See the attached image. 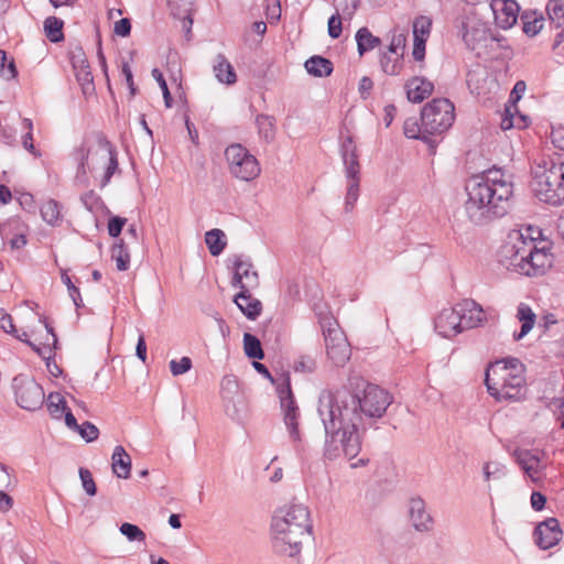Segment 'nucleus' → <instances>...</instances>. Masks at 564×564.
Instances as JSON below:
<instances>
[{
	"mask_svg": "<svg viewBox=\"0 0 564 564\" xmlns=\"http://www.w3.org/2000/svg\"><path fill=\"white\" fill-rule=\"evenodd\" d=\"M392 402L393 397L376 384H367L362 397L347 390L322 391L317 412L325 431V458H355L361 449L364 419L382 417Z\"/></svg>",
	"mask_w": 564,
	"mask_h": 564,
	"instance_id": "f257e3e1",
	"label": "nucleus"
},
{
	"mask_svg": "<svg viewBox=\"0 0 564 564\" xmlns=\"http://www.w3.org/2000/svg\"><path fill=\"white\" fill-rule=\"evenodd\" d=\"M502 176L500 170H490L474 176L466 184L467 200L464 209L473 224L486 225L508 213L513 188L512 183Z\"/></svg>",
	"mask_w": 564,
	"mask_h": 564,
	"instance_id": "f03ea898",
	"label": "nucleus"
},
{
	"mask_svg": "<svg viewBox=\"0 0 564 564\" xmlns=\"http://www.w3.org/2000/svg\"><path fill=\"white\" fill-rule=\"evenodd\" d=\"M310 510L303 503H291L275 510L271 520V543L275 554L295 557L304 540L312 535Z\"/></svg>",
	"mask_w": 564,
	"mask_h": 564,
	"instance_id": "7ed1b4c3",
	"label": "nucleus"
},
{
	"mask_svg": "<svg viewBox=\"0 0 564 564\" xmlns=\"http://www.w3.org/2000/svg\"><path fill=\"white\" fill-rule=\"evenodd\" d=\"M501 257L509 270L529 276L542 274L552 263L545 247L536 248L533 239H525L519 231L509 235V241L502 246Z\"/></svg>",
	"mask_w": 564,
	"mask_h": 564,
	"instance_id": "20e7f679",
	"label": "nucleus"
},
{
	"mask_svg": "<svg viewBox=\"0 0 564 564\" xmlns=\"http://www.w3.org/2000/svg\"><path fill=\"white\" fill-rule=\"evenodd\" d=\"M524 367L517 358L490 364L486 370L485 384L496 400L516 401L525 391Z\"/></svg>",
	"mask_w": 564,
	"mask_h": 564,
	"instance_id": "39448f33",
	"label": "nucleus"
},
{
	"mask_svg": "<svg viewBox=\"0 0 564 564\" xmlns=\"http://www.w3.org/2000/svg\"><path fill=\"white\" fill-rule=\"evenodd\" d=\"M454 120V104L447 98H434L421 111L423 141L431 148H435L438 142L437 138L452 127Z\"/></svg>",
	"mask_w": 564,
	"mask_h": 564,
	"instance_id": "423d86ee",
	"label": "nucleus"
},
{
	"mask_svg": "<svg viewBox=\"0 0 564 564\" xmlns=\"http://www.w3.org/2000/svg\"><path fill=\"white\" fill-rule=\"evenodd\" d=\"M253 368L263 377L270 380L276 388V393L280 399L281 410L284 415V423L289 431L290 437L293 442L301 441V434L299 431V417L300 410L294 400L293 392L291 389V379L289 372L281 373L278 378L272 377L265 365L253 361Z\"/></svg>",
	"mask_w": 564,
	"mask_h": 564,
	"instance_id": "0eeeda50",
	"label": "nucleus"
},
{
	"mask_svg": "<svg viewBox=\"0 0 564 564\" xmlns=\"http://www.w3.org/2000/svg\"><path fill=\"white\" fill-rule=\"evenodd\" d=\"M531 187L534 195L546 204L564 203V161L551 162L550 166H538Z\"/></svg>",
	"mask_w": 564,
	"mask_h": 564,
	"instance_id": "6e6552de",
	"label": "nucleus"
},
{
	"mask_svg": "<svg viewBox=\"0 0 564 564\" xmlns=\"http://www.w3.org/2000/svg\"><path fill=\"white\" fill-rule=\"evenodd\" d=\"M225 159L231 175L241 181H252L261 173V167L256 156L240 143L229 144L225 150Z\"/></svg>",
	"mask_w": 564,
	"mask_h": 564,
	"instance_id": "1a4fd4ad",
	"label": "nucleus"
},
{
	"mask_svg": "<svg viewBox=\"0 0 564 564\" xmlns=\"http://www.w3.org/2000/svg\"><path fill=\"white\" fill-rule=\"evenodd\" d=\"M15 398L18 404L28 411L40 409L44 402L45 393L41 384L33 379L15 377Z\"/></svg>",
	"mask_w": 564,
	"mask_h": 564,
	"instance_id": "9d476101",
	"label": "nucleus"
},
{
	"mask_svg": "<svg viewBox=\"0 0 564 564\" xmlns=\"http://www.w3.org/2000/svg\"><path fill=\"white\" fill-rule=\"evenodd\" d=\"M326 354L333 364L343 367L350 359L351 349L345 334L337 328H327L324 332Z\"/></svg>",
	"mask_w": 564,
	"mask_h": 564,
	"instance_id": "9b49d317",
	"label": "nucleus"
},
{
	"mask_svg": "<svg viewBox=\"0 0 564 564\" xmlns=\"http://www.w3.org/2000/svg\"><path fill=\"white\" fill-rule=\"evenodd\" d=\"M463 41L466 46L481 56L487 53V47L492 43L494 37L488 28L480 22H466L463 23Z\"/></svg>",
	"mask_w": 564,
	"mask_h": 564,
	"instance_id": "f8f14e48",
	"label": "nucleus"
},
{
	"mask_svg": "<svg viewBox=\"0 0 564 564\" xmlns=\"http://www.w3.org/2000/svg\"><path fill=\"white\" fill-rule=\"evenodd\" d=\"M435 332L444 338H453L464 332L456 304L442 310L434 318Z\"/></svg>",
	"mask_w": 564,
	"mask_h": 564,
	"instance_id": "ddd939ff",
	"label": "nucleus"
},
{
	"mask_svg": "<svg viewBox=\"0 0 564 564\" xmlns=\"http://www.w3.org/2000/svg\"><path fill=\"white\" fill-rule=\"evenodd\" d=\"M409 519L414 530L420 533H429L435 525L434 518L427 511L426 503L421 497L410 499Z\"/></svg>",
	"mask_w": 564,
	"mask_h": 564,
	"instance_id": "4468645a",
	"label": "nucleus"
},
{
	"mask_svg": "<svg viewBox=\"0 0 564 564\" xmlns=\"http://www.w3.org/2000/svg\"><path fill=\"white\" fill-rule=\"evenodd\" d=\"M533 534L536 545L542 550H549L555 546L563 536L560 522L556 518H547L539 523Z\"/></svg>",
	"mask_w": 564,
	"mask_h": 564,
	"instance_id": "2eb2a0df",
	"label": "nucleus"
},
{
	"mask_svg": "<svg viewBox=\"0 0 564 564\" xmlns=\"http://www.w3.org/2000/svg\"><path fill=\"white\" fill-rule=\"evenodd\" d=\"M464 332L480 326L487 321L480 304L471 299H465L456 304Z\"/></svg>",
	"mask_w": 564,
	"mask_h": 564,
	"instance_id": "dca6fc26",
	"label": "nucleus"
},
{
	"mask_svg": "<svg viewBox=\"0 0 564 564\" xmlns=\"http://www.w3.org/2000/svg\"><path fill=\"white\" fill-rule=\"evenodd\" d=\"M495 22L501 29H510L518 20L520 7L514 0H491Z\"/></svg>",
	"mask_w": 564,
	"mask_h": 564,
	"instance_id": "f3484780",
	"label": "nucleus"
},
{
	"mask_svg": "<svg viewBox=\"0 0 564 564\" xmlns=\"http://www.w3.org/2000/svg\"><path fill=\"white\" fill-rule=\"evenodd\" d=\"M339 152L344 164L345 176H360L358 148L351 135L341 138Z\"/></svg>",
	"mask_w": 564,
	"mask_h": 564,
	"instance_id": "a211bd4d",
	"label": "nucleus"
},
{
	"mask_svg": "<svg viewBox=\"0 0 564 564\" xmlns=\"http://www.w3.org/2000/svg\"><path fill=\"white\" fill-rule=\"evenodd\" d=\"M513 457L532 481L539 479L542 469L540 452L517 448L513 452Z\"/></svg>",
	"mask_w": 564,
	"mask_h": 564,
	"instance_id": "6ab92c4d",
	"label": "nucleus"
},
{
	"mask_svg": "<svg viewBox=\"0 0 564 564\" xmlns=\"http://www.w3.org/2000/svg\"><path fill=\"white\" fill-rule=\"evenodd\" d=\"M234 268L232 285L235 288L242 290V288L258 285V273L252 271V263L249 260H242L240 257H237Z\"/></svg>",
	"mask_w": 564,
	"mask_h": 564,
	"instance_id": "aec40b11",
	"label": "nucleus"
},
{
	"mask_svg": "<svg viewBox=\"0 0 564 564\" xmlns=\"http://www.w3.org/2000/svg\"><path fill=\"white\" fill-rule=\"evenodd\" d=\"M98 144L100 159L107 163L104 176L100 182L101 187H104L110 182L112 175L119 170V163L117 151L108 140L99 139Z\"/></svg>",
	"mask_w": 564,
	"mask_h": 564,
	"instance_id": "412c9836",
	"label": "nucleus"
},
{
	"mask_svg": "<svg viewBox=\"0 0 564 564\" xmlns=\"http://www.w3.org/2000/svg\"><path fill=\"white\" fill-rule=\"evenodd\" d=\"M234 302L248 319L254 321L261 314L262 303L251 295L248 288H242Z\"/></svg>",
	"mask_w": 564,
	"mask_h": 564,
	"instance_id": "4be33fe9",
	"label": "nucleus"
},
{
	"mask_svg": "<svg viewBox=\"0 0 564 564\" xmlns=\"http://www.w3.org/2000/svg\"><path fill=\"white\" fill-rule=\"evenodd\" d=\"M405 88L411 102H421L432 94L434 85L423 77H413L408 80Z\"/></svg>",
	"mask_w": 564,
	"mask_h": 564,
	"instance_id": "5701e85b",
	"label": "nucleus"
},
{
	"mask_svg": "<svg viewBox=\"0 0 564 564\" xmlns=\"http://www.w3.org/2000/svg\"><path fill=\"white\" fill-rule=\"evenodd\" d=\"M111 467L118 478L127 479L131 474V457L121 445H117L111 457Z\"/></svg>",
	"mask_w": 564,
	"mask_h": 564,
	"instance_id": "b1692460",
	"label": "nucleus"
},
{
	"mask_svg": "<svg viewBox=\"0 0 564 564\" xmlns=\"http://www.w3.org/2000/svg\"><path fill=\"white\" fill-rule=\"evenodd\" d=\"M213 70H214L215 77L217 78V80L219 83H223L226 85H234L237 82V75L234 69V66L230 64V62L227 59V57L221 53L215 57Z\"/></svg>",
	"mask_w": 564,
	"mask_h": 564,
	"instance_id": "393cba45",
	"label": "nucleus"
},
{
	"mask_svg": "<svg viewBox=\"0 0 564 564\" xmlns=\"http://www.w3.org/2000/svg\"><path fill=\"white\" fill-rule=\"evenodd\" d=\"M73 65L76 70V79L82 86L83 93L85 95L94 93V77L88 62L85 58H79L78 61H74Z\"/></svg>",
	"mask_w": 564,
	"mask_h": 564,
	"instance_id": "a878e982",
	"label": "nucleus"
},
{
	"mask_svg": "<svg viewBox=\"0 0 564 564\" xmlns=\"http://www.w3.org/2000/svg\"><path fill=\"white\" fill-rule=\"evenodd\" d=\"M307 73L315 77H327L333 73V63L323 56L314 55L310 57L305 64Z\"/></svg>",
	"mask_w": 564,
	"mask_h": 564,
	"instance_id": "bb28decb",
	"label": "nucleus"
},
{
	"mask_svg": "<svg viewBox=\"0 0 564 564\" xmlns=\"http://www.w3.org/2000/svg\"><path fill=\"white\" fill-rule=\"evenodd\" d=\"M523 32L529 36L536 35L543 28V15L532 10H524L520 14Z\"/></svg>",
	"mask_w": 564,
	"mask_h": 564,
	"instance_id": "cd10ccee",
	"label": "nucleus"
},
{
	"mask_svg": "<svg viewBox=\"0 0 564 564\" xmlns=\"http://www.w3.org/2000/svg\"><path fill=\"white\" fill-rule=\"evenodd\" d=\"M517 317L522 323V325L521 330L519 333H514L513 338L516 340H520L532 329L535 323V314L530 306L521 303L518 307Z\"/></svg>",
	"mask_w": 564,
	"mask_h": 564,
	"instance_id": "c85d7f7f",
	"label": "nucleus"
},
{
	"mask_svg": "<svg viewBox=\"0 0 564 564\" xmlns=\"http://www.w3.org/2000/svg\"><path fill=\"white\" fill-rule=\"evenodd\" d=\"M357 50L360 56L366 52L379 46L381 41L378 36L372 35L368 28H360L356 33Z\"/></svg>",
	"mask_w": 564,
	"mask_h": 564,
	"instance_id": "c756f323",
	"label": "nucleus"
},
{
	"mask_svg": "<svg viewBox=\"0 0 564 564\" xmlns=\"http://www.w3.org/2000/svg\"><path fill=\"white\" fill-rule=\"evenodd\" d=\"M239 394V383L235 376L227 375L220 382V395L226 403L235 404L236 397Z\"/></svg>",
	"mask_w": 564,
	"mask_h": 564,
	"instance_id": "7c9ffc66",
	"label": "nucleus"
},
{
	"mask_svg": "<svg viewBox=\"0 0 564 564\" xmlns=\"http://www.w3.org/2000/svg\"><path fill=\"white\" fill-rule=\"evenodd\" d=\"M259 135L265 140V142H272L275 137V119L268 115H258L256 118Z\"/></svg>",
	"mask_w": 564,
	"mask_h": 564,
	"instance_id": "2f4dec72",
	"label": "nucleus"
},
{
	"mask_svg": "<svg viewBox=\"0 0 564 564\" xmlns=\"http://www.w3.org/2000/svg\"><path fill=\"white\" fill-rule=\"evenodd\" d=\"M205 242L209 249L212 256H219L225 247V234L220 229H212L205 235Z\"/></svg>",
	"mask_w": 564,
	"mask_h": 564,
	"instance_id": "473e14b6",
	"label": "nucleus"
},
{
	"mask_svg": "<svg viewBox=\"0 0 564 564\" xmlns=\"http://www.w3.org/2000/svg\"><path fill=\"white\" fill-rule=\"evenodd\" d=\"M41 216L48 225L58 226L62 221L59 204L54 199L45 202L41 206Z\"/></svg>",
	"mask_w": 564,
	"mask_h": 564,
	"instance_id": "72a5a7b5",
	"label": "nucleus"
},
{
	"mask_svg": "<svg viewBox=\"0 0 564 564\" xmlns=\"http://www.w3.org/2000/svg\"><path fill=\"white\" fill-rule=\"evenodd\" d=\"M111 257L116 261V267L119 271H126L129 269L130 254L123 240L115 243L111 249Z\"/></svg>",
	"mask_w": 564,
	"mask_h": 564,
	"instance_id": "f704fd0d",
	"label": "nucleus"
},
{
	"mask_svg": "<svg viewBox=\"0 0 564 564\" xmlns=\"http://www.w3.org/2000/svg\"><path fill=\"white\" fill-rule=\"evenodd\" d=\"M63 21L55 17H48L44 21L45 34L51 42L57 43L63 40Z\"/></svg>",
	"mask_w": 564,
	"mask_h": 564,
	"instance_id": "c9c22d12",
	"label": "nucleus"
},
{
	"mask_svg": "<svg viewBox=\"0 0 564 564\" xmlns=\"http://www.w3.org/2000/svg\"><path fill=\"white\" fill-rule=\"evenodd\" d=\"M347 180V194L345 198V210L347 213L354 209V206L359 197L360 176L346 177Z\"/></svg>",
	"mask_w": 564,
	"mask_h": 564,
	"instance_id": "e433bc0d",
	"label": "nucleus"
},
{
	"mask_svg": "<svg viewBox=\"0 0 564 564\" xmlns=\"http://www.w3.org/2000/svg\"><path fill=\"white\" fill-rule=\"evenodd\" d=\"M243 348L249 358L263 359L264 357L260 340L250 333L243 335Z\"/></svg>",
	"mask_w": 564,
	"mask_h": 564,
	"instance_id": "4c0bfd02",
	"label": "nucleus"
},
{
	"mask_svg": "<svg viewBox=\"0 0 564 564\" xmlns=\"http://www.w3.org/2000/svg\"><path fill=\"white\" fill-rule=\"evenodd\" d=\"M546 12L551 22L556 28L564 26V0H550L546 6Z\"/></svg>",
	"mask_w": 564,
	"mask_h": 564,
	"instance_id": "58836bf2",
	"label": "nucleus"
},
{
	"mask_svg": "<svg viewBox=\"0 0 564 564\" xmlns=\"http://www.w3.org/2000/svg\"><path fill=\"white\" fill-rule=\"evenodd\" d=\"M47 408L53 417L59 419L67 409L64 398L59 393H50L47 398Z\"/></svg>",
	"mask_w": 564,
	"mask_h": 564,
	"instance_id": "ea45409f",
	"label": "nucleus"
},
{
	"mask_svg": "<svg viewBox=\"0 0 564 564\" xmlns=\"http://www.w3.org/2000/svg\"><path fill=\"white\" fill-rule=\"evenodd\" d=\"M404 135L410 139H417L423 141V122L419 123L416 118H408L403 126Z\"/></svg>",
	"mask_w": 564,
	"mask_h": 564,
	"instance_id": "a19ab883",
	"label": "nucleus"
},
{
	"mask_svg": "<svg viewBox=\"0 0 564 564\" xmlns=\"http://www.w3.org/2000/svg\"><path fill=\"white\" fill-rule=\"evenodd\" d=\"M119 531L122 535H124L129 541H145V533L135 524L124 522L120 525Z\"/></svg>",
	"mask_w": 564,
	"mask_h": 564,
	"instance_id": "79ce46f5",
	"label": "nucleus"
},
{
	"mask_svg": "<svg viewBox=\"0 0 564 564\" xmlns=\"http://www.w3.org/2000/svg\"><path fill=\"white\" fill-rule=\"evenodd\" d=\"M382 70L388 75H398L401 72L402 63L400 57L392 58L388 53H383L380 58Z\"/></svg>",
	"mask_w": 564,
	"mask_h": 564,
	"instance_id": "37998d69",
	"label": "nucleus"
},
{
	"mask_svg": "<svg viewBox=\"0 0 564 564\" xmlns=\"http://www.w3.org/2000/svg\"><path fill=\"white\" fill-rule=\"evenodd\" d=\"M506 466L498 462H489L484 465L485 480L489 481L491 478L500 479L506 476Z\"/></svg>",
	"mask_w": 564,
	"mask_h": 564,
	"instance_id": "c03bdc74",
	"label": "nucleus"
},
{
	"mask_svg": "<svg viewBox=\"0 0 564 564\" xmlns=\"http://www.w3.org/2000/svg\"><path fill=\"white\" fill-rule=\"evenodd\" d=\"M431 20L425 17L416 18L413 22V37L427 40L431 31Z\"/></svg>",
	"mask_w": 564,
	"mask_h": 564,
	"instance_id": "a18cd8bd",
	"label": "nucleus"
},
{
	"mask_svg": "<svg viewBox=\"0 0 564 564\" xmlns=\"http://www.w3.org/2000/svg\"><path fill=\"white\" fill-rule=\"evenodd\" d=\"M79 477H80L82 485H83V488L86 491V494L88 496H95L97 492V487H96V484H95L91 473L87 468L80 467L79 468Z\"/></svg>",
	"mask_w": 564,
	"mask_h": 564,
	"instance_id": "49530a36",
	"label": "nucleus"
},
{
	"mask_svg": "<svg viewBox=\"0 0 564 564\" xmlns=\"http://www.w3.org/2000/svg\"><path fill=\"white\" fill-rule=\"evenodd\" d=\"M23 128L28 130V132L23 135L22 144L25 150H28L30 153H32L35 156H39L40 153L35 150V147L33 144V123L31 119H24L23 120Z\"/></svg>",
	"mask_w": 564,
	"mask_h": 564,
	"instance_id": "de8ad7c7",
	"label": "nucleus"
},
{
	"mask_svg": "<svg viewBox=\"0 0 564 564\" xmlns=\"http://www.w3.org/2000/svg\"><path fill=\"white\" fill-rule=\"evenodd\" d=\"M192 368V360L188 357H182L180 360L170 361V370L173 376H181Z\"/></svg>",
	"mask_w": 564,
	"mask_h": 564,
	"instance_id": "09e8293b",
	"label": "nucleus"
},
{
	"mask_svg": "<svg viewBox=\"0 0 564 564\" xmlns=\"http://www.w3.org/2000/svg\"><path fill=\"white\" fill-rule=\"evenodd\" d=\"M77 432L88 443L97 440L99 435L97 426L88 421L80 424Z\"/></svg>",
	"mask_w": 564,
	"mask_h": 564,
	"instance_id": "8fccbe9b",
	"label": "nucleus"
},
{
	"mask_svg": "<svg viewBox=\"0 0 564 564\" xmlns=\"http://www.w3.org/2000/svg\"><path fill=\"white\" fill-rule=\"evenodd\" d=\"M152 76L159 83L160 89H162L165 106L167 108L172 107V96L170 94L167 84L163 77V74L158 68H153Z\"/></svg>",
	"mask_w": 564,
	"mask_h": 564,
	"instance_id": "3c124183",
	"label": "nucleus"
},
{
	"mask_svg": "<svg viewBox=\"0 0 564 564\" xmlns=\"http://www.w3.org/2000/svg\"><path fill=\"white\" fill-rule=\"evenodd\" d=\"M316 369V361L308 356H302L294 362L297 372L311 373Z\"/></svg>",
	"mask_w": 564,
	"mask_h": 564,
	"instance_id": "603ef678",
	"label": "nucleus"
},
{
	"mask_svg": "<svg viewBox=\"0 0 564 564\" xmlns=\"http://www.w3.org/2000/svg\"><path fill=\"white\" fill-rule=\"evenodd\" d=\"M404 47H405V36L403 34L394 35L389 45L388 54H394L398 57H402Z\"/></svg>",
	"mask_w": 564,
	"mask_h": 564,
	"instance_id": "864d4df0",
	"label": "nucleus"
},
{
	"mask_svg": "<svg viewBox=\"0 0 564 564\" xmlns=\"http://www.w3.org/2000/svg\"><path fill=\"white\" fill-rule=\"evenodd\" d=\"M126 223H127L126 218H122L119 216L111 217L108 221L109 236H111L113 238L118 237L121 234L122 228L126 225Z\"/></svg>",
	"mask_w": 564,
	"mask_h": 564,
	"instance_id": "5fc2aeb1",
	"label": "nucleus"
},
{
	"mask_svg": "<svg viewBox=\"0 0 564 564\" xmlns=\"http://www.w3.org/2000/svg\"><path fill=\"white\" fill-rule=\"evenodd\" d=\"M15 485V479L7 466L0 463V489H10Z\"/></svg>",
	"mask_w": 564,
	"mask_h": 564,
	"instance_id": "6e6d98bb",
	"label": "nucleus"
},
{
	"mask_svg": "<svg viewBox=\"0 0 564 564\" xmlns=\"http://www.w3.org/2000/svg\"><path fill=\"white\" fill-rule=\"evenodd\" d=\"M0 328L7 334L17 333L11 315H9L3 308H0Z\"/></svg>",
	"mask_w": 564,
	"mask_h": 564,
	"instance_id": "4d7b16f0",
	"label": "nucleus"
},
{
	"mask_svg": "<svg viewBox=\"0 0 564 564\" xmlns=\"http://www.w3.org/2000/svg\"><path fill=\"white\" fill-rule=\"evenodd\" d=\"M341 20L338 14L332 15L328 20V35L332 39H338L341 34Z\"/></svg>",
	"mask_w": 564,
	"mask_h": 564,
	"instance_id": "13d9d810",
	"label": "nucleus"
},
{
	"mask_svg": "<svg viewBox=\"0 0 564 564\" xmlns=\"http://www.w3.org/2000/svg\"><path fill=\"white\" fill-rule=\"evenodd\" d=\"M550 138L555 148L564 150V126L553 127Z\"/></svg>",
	"mask_w": 564,
	"mask_h": 564,
	"instance_id": "bf43d9fd",
	"label": "nucleus"
},
{
	"mask_svg": "<svg viewBox=\"0 0 564 564\" xmlns=\"http://www.w3.org/2000/svg\"><path fill=\"white\" fill-rule=\"evenodd\" d=\"M113 32L118 36H122V37L128 36L130 34V32H131V22H130V20L128 18H122L119 21H117L115 23V26H113Z\"/></svg>",
	"mask_w": 564,
	"mask_h": 564,
	"instance_id": "052dcab7",
	"label": "nucleus"
},
{
	"mask_svg": "<svg viewBox=\"0 0 564 564\" xmlns=\"http://www.w3.org/2000/svg\"><path fill=\"white\" fill-rule=\"evenodd\" d=\"M425 43L426 40L414 37L412 55L415 61H422L425 56Z\"/></svg>",
	"mask_w": 564,
	"mask_h": 564,
	"instance_id": "680f3d73",
	"label": "nucleus"
},
{
	"mask_svg": "<svg viewBox=\"0 0 564 564\" xmlns=\"http://www.w3.org/2000/svg\"><path fill=\"white\" fill-rule=\"evenodd\" d=\"M267 15L270 19L279 20L281 17L280 0H267Z\"/></svg>",
	"mask_w": 564,
	"mask_h": 564,
	"instance_id": "e2e57ef3",
	"label": "nucleus"
},
{
	"mask_svg": "<svg viewBox=\"0 0 564 564\" xmlns=\"http://www.w3.org/2000/svg\"><path fill=\"white\" fill-rule=\"evenodd\" d=\"M121 72H122V75L126 78V82H127V85H128V87L130 89L131 95H134L135 94V86H134V83H133L132 70H131L130 65H129L128 62H122Z\"/></svg>",
	"mask_w": 564,
	"mask_h": 564,
	"instance_id": "0e129e2a",
	"label": "nucleus"
},
{
	"mask_svg": "<svg viewBox=\"0 0 564 564\" xmlns=\"http://www.w3.org/2000/svg\"><path fill=\"white\" fill-rule=\"evenodd\" d=\"M0 74L7 80L13 79L18 76V70L13 58L6 63V67L1 69Z\"/></svg>",
	"mask_w": 564,
	"mask_h": 564,
	"instance_id": "69168bd1",
	"label": "nucleus"
},
{
	"mask_svg": "<svg viewBox=\"0 0 564 564\" xmlns=\"http://www.w3.org/2000/svg\"><path fill=\"white\" fill-rule=\"evenodd\" d=\"M546 503V497L538 491L532 492L531 495V506L534 510L540 511L544 508Z\"/></svg>",
	"mask_w": 564,
	"mask_h": 564,
	"instance_id": "338daca9",
	"label": "nucleus"
},
{
	"mask_svg": "<svg viewBox=\"0 0 564 564\" xmlns=\"http://www.w3.org/2000/svg\"><path fill=\"white\" fill-rule=\"evenodd\" d=\"M372 87H373L372 79L370 77L364 76L359 80V86H358V90H359L361 97L366 98L367 95H369V93L371 91Z\"/></svg>",
	"mask_w": 564,
	"mask_h": 564,
	"instance_id": "774afa93",
	"label": "nucleus"
}]
</instances>
